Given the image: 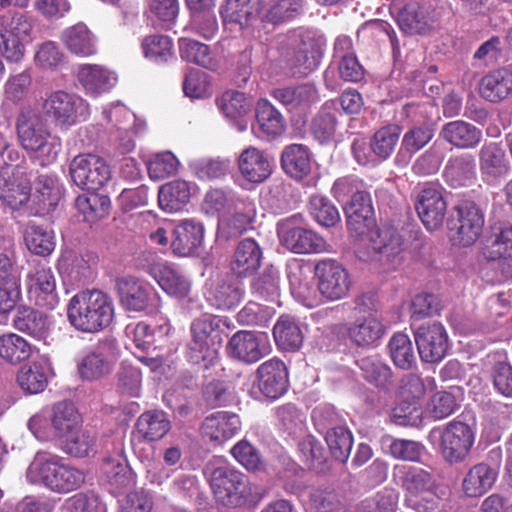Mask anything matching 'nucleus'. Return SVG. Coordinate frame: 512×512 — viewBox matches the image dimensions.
Returning a JSON list of instances; mask_svg holds the SVG:
<instances>
[{
	"mask_svg": "<svg viewBox=\"0 0 512 512\" xmlns=\"http://www.w3.org/2000/svg\"><path fill=\"white\" fill-rule=\"evenodd\" d=\"M263 251L253 238L240 240L234 248L229 269L237 278H247L256 273L261 266Z\"/></svg>",
	"mask_w": 512,
	"mask_h": 512,
	"instance_id": "21",
	"label": "nucleus"
},
{
	"mask_svg": "<svg viewBox=\"0 0 512 512\" xmlns=\"http://www.w3.org/2000/svg\"><path fill=\"white\" fill-rule=\"evenodd\" d=\"M226 349L231 358L245 364L256 363L267 353L263 338L246 330L234 333L228 341Z\"/></svg>",
	"mask_w": 512,
	"mask_h": 512,
	"instance_id": "23",
	"label": "nucleus"
},
{
	"mask_svg": "<svg viewBox=\"0 0 512 512\" xmlns=\"http://www.w3.org/2000/svg\"><path fill=\"white\" fill-rule=\"evenodd\" d=\"M302 10L303 0H270L261 15V21L280 25L299 16Z\"/></svg>",
	"mask_w": 512,
	"mask_h": 512,
	"instance_id": "49",
	"label": "nucleus"
},
{
	"mask_svg": "<svg viewBox=\"0 0 512 512\" xmlns=\"http://www.w3.org/2000/svg\"><path fill=\"white\" fill-rule=\"evenodd\" d=\"M480 170L483 174L499 177L507 170L505 151L497 143L485 144L479 152Z\"/></svg>",
	"mask_w": 512,
	"mask_h": 512,
	"instance_id": "57",
	"label": "nucleus"
},
{
	"mask_svg": "<svg viewBox=\"0 0 512 512\" xmlns=\"http://www.w3.org/2000/svg\"><path fill=\"white\" fill-rule=\"evenodd\" d=\"M24 240L29 251L39 256H47L55 248L53 232L33 223L26 226Z\"/></svg>",
	"mask_w": 512,
	"mask_h": 512,
	"instance_id": "56",
	"label": "nucleus"
},
{
	"mask_svg": "<svg viewBox=\"0 0 512 512\" xmlns=\"http://www.w3.org/2000/svg\"><path fill=\"white\" fill-rule=\"evenodd\" d=\"M138 436L147 442L162 439L171 429V422L164 411L149 410L142 413L135 424Z\"/></svg>",
	"mask_w": 512,
	"mask_h": 512,
	"instance_id": "36",
	"label": "nucleus"
},
{
	"mask_svg": "<svg viewBox=\"0 0 512 512\" xmlns=\"http://www.w3.org/2000/svg\"><path fill=\"white\" fill-rule=\"evenodd\" d=\"M101 472L103 480L116 489L126 488L132 483L131 470L119 454L104 457Z\"/></svg>",
	"mask_w": 512,
	"mask_h": 512,
	"instance_id": "50",
	"label": "nucleus"
},
{
	"mask_svg": "<svg viewBox=\"0 0 512 512\" xmlns=\"http://www.w3.org/2000/svg\"><path fill=\"white\" fill-rule=\"evenodd\" d=\"M61 196L60 186L54 176L38 175L35 181V192L32 196L35 214L44 216L55 210Z\"/></svg>",
	"mask_w": 512,
	"mask_h": 512,
	"instance_id": "30",
	"label": "nucleus"
},
{
	"mask_svg": "<svg viewBox=\"0 0 512 512\" xmlns=\"http://www.w3.org/2000/svg\"><path fill=\"white\" fill-rule=\"evenodd\" d=\"M15 129L19 145L32 153L42 167L56 161L61 144L57 138H51L45 116L39 109L22 107L16 117Z\"/></svg>",
	"mask_w": 512,
	"mask_h": 512,
	"instance_id": "1",
	"label": "nucleus"
},
{
	"mask_svg": "<svg viewBox=\"0 0 512 512\" xmlns=\"http://www.w3.org/2000/svg\"><path fill=\"white\" fill-rule=\"evenodd\" d=\"M209 484L216 501L223 506L241 507L254 499L247 476L232 466L212 468Z\"/></svg>",
	"mask_w": 512,
	"mask_h": 512,
	"instance_id": "6",
	"label": "nucleus"
},
{
	"mask_svg": "<svg viewBox=\"0 0 512 512\" xmlns=\"http://www.w3.org/2000/svg\"><path fill=\"white\" fill-rule=\"evenodd\" d=\"M40 111L62 131L85 121L90 114L89 104L83 98L64 90L47 94Z\"/></svg>",
	"mask_w": 512,
	"mask_h": 512,
	"instance_id": "7",
	"label": "nucleus"
},
{
	"mask_svg": "<svg viewBox=\"0 0 512 512\" xmlns=\"http://www.w3.org/2000/svg\"><path fill=\"white\" fill-rule=\"evenodd\" d=\"M485 215L483 209L473 200L462 199L453 207L452 217L447 220L448 228L456 231L463 246L476 242L483 231Z\"/></svg>",
	"mask_w": 512,
	"mask_h": 512,
	"instance_id": "10",
	"label": "nucleus"
},
{
	"mask_svg": "<svg viewBox=\"0 0 512 512\" xmlns=\"http://www.w3.org/2000/svg\"><path fill=\"white\" fill-rule=\"evenodd\" d=\"M0 161V199L12 209H18L30 198L31 174L25 166L26 157L14 147Z\"/></svg>",
	"mask_w": 512,
	"mask_h": 512,
	"instance_id": "4",
	"label": "nucleus"
},
{
	"mask_svg": "<svg viewBox=\"0 0 512 512\" xmlns=\"http://www.w3.org/2000/svg\"><path fill=\"white\" fill-rule=\"evenodd\" d=\"M484 255L488 260L512 257V225L504 222L491 227L486 239Z\"/></svg>",
	"mask_w": 512,
	"mask_h": 512,
	"instance_id": "40",
	"label": "nucleus"
},
{
	"mask_svg": "<svg viewBox=\"0 0 512 512\" xmlns=\"http://www.w3.org/2000/svg\"><path fill=\"white\" fill-rule=\"evenodd\" d=\"M50 421L55 434L64 437L74 432L81 422V417L72 402L61 401L53 405Z\"/></svg>",
	"mask_w": 512,
	"mask_h": 512,
	"instance_id": "46",
	"label": "nucleus"
},
{
	"mask_svg": "<svg viewBox=\"0 0 512 512\" xmlns=\"http://www.w3.org/2000/svg\"><path fill=\"white\" fill-rule=\"evenodd\" d=\"M222 319L203 314L190 324V340L186 344V357L193 364L204 363L205 368L213 364L222 344Z\"/></svg>",
	"mask_w": 512,
	"mask_h": 512,
	"instance_id": "5",
	"label": "nucleus"
},
{
	"mask_svg": "<svg viewBox=\"0 0 512 512\" xmlns=\"http://www.w3.org/2000/svg\"><path fill=\"white\" fill-rule=\"evenodd\" d=\"M50 367L43 361L32 362L23 366L17 374V382L21 389L28 394H38L48 384Z\"/></svg>",
	"mask_w": 512,
	"mask_h": 512,
	"instance_id": "45",
	"label": "nucleus"
},
{
	"mask_svg": "<svg viewBox=\"0 0 512 512\" xmlns=\"http://www.w3.org/2000/svg\"><path fill=\"white\" fill-rule=\"evenodd\" d=\"M439 138L457 149L468 150L480 144L482 131L464 120H454L442 125Z\"/></svg>",
	"mask_w": 512,
	"mask_h": 512,
	"instance_id": "28",
	"label": "nucleus"
},
{
	"mask_svg": "<svg viewBox=\"0 0 512 512\" xmlns=\"http://www.w3.org/2000/svg\"><path fill=\"white\" fill-rule=\"evenodd\" d=\"M29 296L36 306L53 310L59 304L56 280L50 268H38L30 276Z\"/></svg>",
	"mask_w": 512,
	"mask_h": 512,
	"instance_id": "27",
	"label": "nucleus"
},
{
	"mask_svg": "<svg viewBox=\"0 0 512 512\" xmlns=\"http://www.w3.org/2000/svg\"><path fill=\"white\" fill-rule=\"evenodd\" d=\"M75 207L85 222L93 224L109 215L111 200L104 194L86 193L76 198Z\"/></svg>",
	"mask_w": 512,
	"mask_h": 512,
	"instance_id": "43",
	"label": "nucleus"
},
{
	"mask_svg": "<svg viewBox=\"0 0 512 512\" xmlns=\"http://www.w3.org/2000/svg\"><path fill=\"white\" fill-rule=\"evenodd\" d=\"M402 487L408 493L407 497L436 489L437 483L432 468L410 467L402 477Z\"/></svg>",
	"mask_w": 512,
	"mask_h": 512,
	"instance_id": "55",
	"label": "nucleus"
},
{
	"mask_svg": "<svg viewBox=\"0 0 512 512\" xmlns=\"http://www.w3.org/2000/svg\"><path fill=\"white\" fill-rule=\"evenodd\" d=\"M65 47L78 56H90L96 53V37L82 22L66 28L61 36Z\"/></svg>",
	"mask_w": 512,
	"mask_h": 512,
	"instance_id": "37",
	"label": "nucleus"
},
{
	"mask_svg": "<svg viewBox=\"0 0 512 512\" xmlns=\"http://www.w3.org/2000/svg\"><path fill=\"white\" fill-rule=\"evenodd\" d=\"M317 287L320 294L329 301L344 298L350 289L351 280L346 268L336 260L325 259L315 265Z\"/></svg>",
	"mask_w": 512,
	"mask_h": 512,
	"instance_id": "14",
	"label": "nucleus"
},
{
	"mask_svg": "<svg viewBox=\"0 0 512 512\" xmlns=\"http://www.w3.org/2000/svg\"><path fill=\"white\" fill-rule=\"evenodd\" d=\"M347 228L355 236H364L375 225V214L369 192L357 190L344 206Z\"/></svg>",
	"mask_w": 512,
	"mask_h": 512,
	"instance_id": "17",
	"label": "nucleus"
},
{
	"mask_svg": "<svg viewBox=\"0 0 512 512\" xmlns=\"http://www.w3.org/2000/svg\"><path fill=\"white\" fill-rule=\"evenodd\" d=\"M475 441V432L469 424L453 420L440 433V453L450 465L466 460Z\"/></svg>",
	"mask_w": 512,
	"mask_h": 512,
	"instance_id": "11",
	"label": "nucleus"
},
{
	"mask_svg": "<svg viewBox=\"0 0 512 512\" xmlns=\"http://www.w3.org/2000/svg\"><path fill=\"white\" fill-rule=\"evenodd\" d=\"M397 22L408 34H421L428 26V12L418 1L412 0L399 9Z\"/></svg>",
	"mask_w": 512,
	"mask_h": 512,
	"instance_id": "48",
	"label": "nucleus"
},
{
	"mask_svg": "<svg viewBox=\"0 0 512 512\" xmlns=\"http://www.w3.org/2000/svg\"><path fill=\"white\" fill-rule=\"evenodd\" d=\"M32 354V346L23 337L15 333L0 335V357L10 364L27 360Z\"/></svg>",
	"mask_w": 512,
	"mask_h": 512,
	"instance_id": "54",
	"label": "nucleus"
},
{
	"mask_svg": "<svg viewBox=\"0 0 512 512\" xmlns=\"http://www.w3.org/2000/svg\"><path fill=\"white\" fill-rule=\"evenodd\" d=\"M117 343L103 339L77 363V374L83 381H98L111 374L116 361Z\"/></svg>",
	"mask_w": 512,
	"mask_h": 512,
	"instance_id": "13",
	"label": "nucleus"
},
{
	"mask_svg": "<svg viewBox=\"0 0 512 512\" xmlns=\"http://www.w3.org/2000/svg\"><path fill=\"white\" fill-rule=\"evenodd\" d=\"M400 134L401 127L397 124L379 128L370 139L371 152L380 160L388 159L399 141Z\"/></svg>",
	"mask_w": 512,
	"mask_h": 512,
	"instance_id": "51",
	"label": "nucleus"
},
{
	"mask_svg": "<svg viewBox=\"0 0 512 512\" xmlns=\"http://www.w3.org/2000/svg\"><path fill=\"white\" fill-rule=\"evenodd\" d=\"M303 218L295 214L278 222L277 233L283 247L295 254L321 253L326 250L325 239L301 226Z\"/></svg>",
	"mask_w": 512,
	"mask_h": 512,
	"instance_id": "9",
	"label": "nucleus"
},
{
	"mask_svg": "<svg viewBox=\"0 0 512 512\" xmlns=\"http://www.w3.org/2000/svg\"><path fill=\"white\" fill-rule=\"evenodd\" d=\"M223 116L233 123L239 131L247 128L246 117L253 108V99L237 90H227L216 99Z\"/></svg>",
	"mask_w": 512,
	"mask_h": 512,
	"instance_id": "26",
	"label": "nucleus"
},
{
	"mask_svg": "<svg viewBox=\"0 0 512 512\" xmlns=\"http://www.w3.org/2000/svg\"><path fill=\"white\" fill-rule=\"evenodd\" d=\"M27 476L32 483H42L58 493L76 490L85 481V474L82 470L63 464L60 457L47 452L36 454L28 468Z\"/></svg>",
	"mask_w": 512,
	"mask_h": 512,
	"instance_id": "3",
	"label": "nucleus"
},
{
	"mask_svg": "<svg viewBox=\"0 0 512 512\" xmlns=\"http://www.w3.org/2000/svg\"><path fill=\"white\" fill-rule=\"evenodd\" d=\"M114 314L112 298L97 289L79 291L67 306L69 323L84 333L104 330L112 323Z\"/></svg>",
	"mask_w": 512,
	"mask_h": 512,
	"instance_id": "2",
	"label": "nucleus"
},
{
	"mask_svg": "<svg viewBox=\"0 0 512 512\" xmlns=\"http://www.w3.org/2000/svg\"><path fill=\"white\" fill-rule=\"evenodd\" d=\"M237 164L241 176L253 184L264 182L273 171L272 159L264 151L252 146L241 152Z\"/></svg>",
	"mask_w": 512,
	"mask_h": 512,
	"instance_id": "25",
	"label": "nucleus"
},
{
	"mask_svg": "<svg viewBox=\"0 0 512 512\" xmlns=\"http://www.w3.org/2000/svg\"><path fill=\"white\" fill-rule=\"evenodd\" d=\"M281 167L291 178L302 180L311 171L309 148L303 144H291L281 153Z\"/></svg>",
	"mask_w": 512,
	"mask_h": 512,
	"instance_id": "35",
	"label": "nucleus"
},
{
	"mask_svg": "<svg viewBox=\"0 0 512 512\" xmlns=\"http://www.w3.org/2000/svg\"><path fill=\"white\" fill-rule=\"evenodd\" d=\"M213 296L219 309L230 310L242 301L244 289L239 282L226 276L216 286Z\"/></svg>",
	"mask_w": 512,
	"mask_h": 512,
	"instance_id": "61",
	"label": "nucleus"
},
{
	"mask_svg": "<svg viewBox=\"0 0 512 512\" xmlns=\"http://www.w3.org/2000/svg\"><path fill=\"white\" fill-rule=\"evenodd\" d=\"M78 80L85 90L92 94L102 93L112 86L110 73L98 65L81 66Z\"/></svg>",
	"mask_w": 512,
	"mask_h": 512,
	"instance_id": "58",
	"label": "nucleus"
},
{
	"mask_svg": "<svg viewBox=\"0 0 512 512\" xmlns=\"http://www.w3.org/2000/svg\"><path fill=\"white\" fill-rule=\"evenodd\" d=\"M309 211L317 223L324 227H333L340 221V214L336 206L321 195L311 196Z\"/></svg>",
	"mask_w": 512,
	"mask_h": 512,
	"instance_id": "64",
	"label": "nucleus"
},
{
	"mask_svg": "<svg viewBox=\"0 0 512 512\" xmlns=\"http://www.w3.org/2000/svg\"><path fill=\"white\" fill-rule=\"evenodd\" d=\"M256 120L261 131L268 136H279L286 128L281 113L266 99H260L257 102Z\"/></svg>",
	"mask_w": 512,
	"mask_h": 512,
	"instance_id": "53",
	"label": "nucleus"
},
{
	"mask_svg": "<svg viewBox=\"0 0 512 512\" xmlns=\"http://www.w3.org/2000/svg\"><path fill=\"white\" fill-rule=\"evenodd\" d=\"M257 387L260 393L270 400L283 396L289 387L288 370L283 361L270 359L256 370Z\"/></svg>",
	"mask_w": 512,
	"mask_h": 512,
	"instance_id": "19",
	"label": "nucleus"
},
{
	"mask_svg": "<svg viewBox=\"0 0 512 512\" xmlns=\"http://www.w3.org/2000/svg\"><path fill=\"white\" fill-rule=\"evenodd\" d=\"M415 209L424 226L434 231L444 222L447 203L441 190L433 184H428L418 193Z\"/></svg>",
	"mask_w": 512,
	"mask_h": 512,
	"instance_id": "18",
	"label": "nucleus"
},
{
	"mask_svg": "<svg viewBox=\"0 0 512 512\" xmlns=\"http://www.w3.org/2000/svg\"><path fill=\"white\" fill-rule=\"evenodd\" d=\"M385 333L383 324L368 316L353 322L348 328L349 339L359 347H369L379 341Z\"/></svg>",
	"mask_w": 512,
	"mask_h": 512,
	"instance_id": "42",
	"label": "nucleus"
},
{
	"mask_svg": "<svg viewBox=\"0 0 512 512\" xmlns=\"http://www.w3.org/2000/svg\"><path fill=\"white\" fill-rule=\"evenodd\" d=\"M33 26V19L23 12H8L1 17L0 51L7 60L18 62L23 58Z\"/></svg>",
	"mask_w": 512,
	"mask_h": 512,
	"instance_id": "8",
	"label": "nucleus"
},
{
	"mask_svg": "<svg viewBox=\"0 0 512 512\" xmlns=\"http://www.w3.org/2000/svg\"><path fill=\"white\" fill-rule=\"evenodd\" d=\"M390 356L394 364L403 370L413 368L416 356L410 338L403 333L395 334L388 344Z\"/></svg>",
	"mask_w": 512,
	"mask_h": 512,
	"instance_id": "60",
	"label": "nucleus"
},
{
	"mask_svg": "<svg viewBox=\"0 0 512 512\" xmlns=\"http://www.w3.org/2000/svg\"><path fill=\"white\" fill-rule=\"evenodd\" d=\"M377 260L394 269L401 263L403 239L398 230L391 226L371 228L366 232Z\"/></svg>",
	"mask_w": 512,
	"mask_h": 512,
	"instance_id": "15",
	"label": "nucleus"
},
{
	"mask_svg": "<svg viewBox=\"0 0 512 512\" xmlns=\"http://www.w3.org/2000/svg\"><path fill=\"white\" fill-rule=\"evenodd\" d=\"M261 0H225L220 15L225 24H238L241 28L249 26L259 14Z\"/></svg>",
	"mask_w": 512,
	"mask_h": 512,
	"instance_id": "39",
	"label": "nucleus"
},
{
	"mask_svg": "<svg viewBox=\"0 0 512 512\" xmlns=\"http://www.w3.org/2000/svg\"><path fill=\"white\" fill-rule=\"evenodd\" d=\"M171 248L182 257L199 256L204 239V226L192 219L182 220L173 231Z\"/></svg>",
	"mask_w": 512,
	"mask_h": 512,
	"instance_id": "22",
	"label": "nucleus"
},
{
	"mask_svg": "<svg viewBox=\"0 0 512 512\" xmlns=\"http://www.w3.org/2000/svg\"><path fill=\"white\" fill-rule=\"evenodd\" d=\"M142 49L146 58L162 64L173 58V42L166 35H149L142 41Z\"/></svg>",
	"mask_w": 512,
	"mask_h": 512,
	"instance_id": "62",
	"label": "nucleus"
},
{
	"mask_svg": "<svg viewBox=\"0 0 512 512\" xmlns=\"http://www.w3.org/2000/svg\"><path fill=\"white\" fill-rule=\"evenodd\" d=\"M277 346L284 351L295 352L303 344L304 336L298 323L288 317H280L273 328Z\"/></svg>",
	"mask_w": 512,
	"mask_h": 512,
	"instance_id": "47",
	"label": "nucleus"
},
{
	"mask_svg": "<svg viewBox=\"0 0 512 512\" xmlns=\"http://www.w3.org/2000/svg\"><path fill=\"white\" fill-rule=\"evenodd\" d=\"M192 186L189 182L177 179L162 185L158 192L159 207L169 213L182 210L190 201Z\"/></svg>",
	"mask_w": 512,
	"mask_h": 512,
	"instance_id": "34",
	"label": "nucleus"
},
{
	"mask_svg": "<svg viewBox=\"0 0 512 512\" xmlns=\"http://www.w3.org/2000/svg\"><path fill=\"white\" fill-rule=\"evenodd\" d=\"M14 327L37 339H45L49 332L48 316L39 310L27 306H19L13 318Z\"/></svg>",
	"mask_w": 512,
	"mask_h": 512,
	"instance_id": "38",
	"label": "nucleus"
},
{
	"mask_svg": "<svg viewBox=\"0 0 512 512\" xmlns=\"http://www.w3.org/2000/svg\"><path fill=\"white\" fill-rule=\"evenodd\" d=\"M362 378L374 387L387 391L393 387L391 367L378 355L365 356L356 362Z\"/></svg>",
	"mask_w": 512,
	"mask_h": 512,
	"instance_id": "31",
	"label": "nucleus"
},
{
	"mask_svg": "<svg viewBox=\"0 0 512 512\" xmlns=\"http://www.w3.org/2000/svg\"><path fill=\"white\" fill-rule=\"evenodd\" d=\"M115 290L121 307L126 311L142 312L150 305L152 287L133 276L117 277Z\"/></svg>",
	"mask_w": 512,
	"mask_h": 512,
	"instance_id": "20",
	"label": "nucleus"
},
{
	"mask_svg": "<svg viewBox=\"0 0 512 512\" xmlns=\"http://www.w3.org/2000/svg\"><path fill=\"white\" fill-rule=\"evenodd\" d=\"M69 174L75 185L83 190H98L111 178L107 162L95 154H79L69 165Z\"/></svg>",
	"mask_w": 512,
	"mask_h": 512,
	"instance_id": "12",
	"label": "nucleus"
},
{
	"mask_svg": "<svg viewBox=\"0 0 512 512\" xmlns=\"http://www.w3.org/2000/svg\"><path fill=\"white\" fill-rule=\"evenodd\" d=\"M324 45L322 37H315L309 33L302 35L288 60L295 73L306 75L313 71L320 63Z\"/></svg>",
	"mask_w": 512,
	"mask_h": 512,
	"instance_id": "24",
	"label": "nucleus"
},
{
	"mask_svg": "<svg viewBox=\"0 0 512 512\" xmlns=\"http://www.w3.org/2000/svg\"><path fill=\"white\" fill-rule=\"evenodd\" d=\"M479 91L482 98L499 103L512 93V71L500 68L486 74L480 81Z\"/></svg>",
	"mask_w": 512,
	"mask_h": 512,
	"instance_id": "33",
	"label": "nucleus"
},
{
	"mask_svg": "<svg viewBox=\"0 0 512 512\" xmlns=\"http://www.w3.org/2000/svg\"><path fill=\"white\" fill-rule=\"evenodd\" d=\"M240 428V419L234 413L219 411L207 416L201 425V434L211 442L221 444L232 438Z\"/></svg>",
	"mask_w": 512,
	"mask_h": 512,
	"instance_id": "29",
	"label": "nucleus"
},
{
	"mask_svg": "<svg viewBox=\"0 0 512 512\" xmlns=\"http://www.w3.org/2000/svg\"><path fill=\"white\" fill-rule=\"evenodd\" d=\"M155 279L167 294L175 298L183 299L190 292L189 280L179 271L169 266L159 267L155 272Z\"/></svg>",
	"mask_w": 512,
	"mask_h": 512,
	"instance_id": "52",
	"label": "nucleus"
},
{
	"mask_svg": "<svg viewBox=\"0 0 512 512\" xmlns=\"http://www.w3.org/2000/svg\"><path fill=\"white\" fill-rule=\"evenodd\" d=\"M271 95L288 110H304L319 100L318 91L312 84L276 88Z\"/></svg>",
	"mask_w": 512,
	"mask_h": 512,
	"instance_id": "32",
	"label": "nucleus"
},
{
	"mask_svg": "<svg viewBox=\"0 0 512 512\" xmlns=\"http://www.w3.org/2000/svg\"><path fill=\"white\" fill-rule=\"evenodd\" d=\"M333 110L334 103H326L311 123V132L320 143L328 142L335 134L337 117Z\"/></svg>",
	"mask_w": 512,
	"mask_h": 512,
	"instance_id": "63",
	"label": "nucleus"
},
{
	"mask_svg": "<svg viewBox=\"0 0 512 512\" xmlns=\"http://www.w3.org/2000/svg\"><path fill=\"white\" fill-rule=\"evenodd\" d=\"M448 185L453 188L468 186L475 178V160L471 155L451 157L443 172Z\"/></svg>",
	"mask_w": 512,
	"mask_h": 512,
	"instance_id": "41",
	"label": "nucleus"
},
{
	"mask_svg": "<svg viewBox=\"0 0 512 512\" xmlns=\"http://www.w3.org/2000/svg\"><path fill=\"white\" fill-rule=\"evenodd\" d=\"M415 342L421 360L426 363L440 362L449 348L447 332L439 322L419 327L415 332Z\"/></svg>",
	"mask_w": 512,
	"mask_h": 512,
	"instance_id": "16",
	"label": "nucleus"
},
{
	"mask_svg": "<svg viewBox=\"0 0 512 512\" xmlns=\"http://www.w3.org/2000/svg\"><path fill=\"white\" fill-rule=\"evenodd\" d=\"M497 472L487 463L472 466L463 479V489L470 497L481 496L494 484Z\"/></svg>",
	"mask_w": 512,
	"mask_h": 512,
	"instance_id": "44",
	"label": "nucleus"
},
{
	"mask_svg": "<svg viewBox=\"0 0 512 512\" xmlns=\"http://www.w3.org/2000/svg\"><path fill=\"white\" fill-rule=\"evenodd\" d=\"M298 449L309 469L323 473L329 468L324 447L315 437L309 435L303 438L298 443Z\"/></svg>",
	"mask_w": 512,
	"mask_h": 512,
	"instance_id": "59",
	"label": "nucleus"
}]
</instances>
